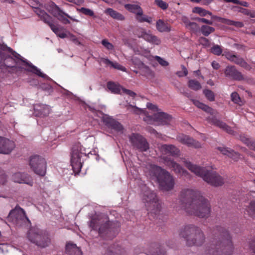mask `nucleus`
<instances>
[{
    "mask_svg": "<svg viewBox=\"0 0 255 255\" xmlns=\"http://www.w3.org/2000/svg\"><path fill=\"white\" fill-rule=\"evenodd\" d=\"M182 21L185 24V27H186L189 23H190V21L189 20L188 18L185 16H183L181 17Z\"/></svg>",
    "mask_w": 255,
    "mask_h": 255,
    "instance_id": "nucleus-63",
    "label": "nucleus"
},
{
    "mask_svg": "<svg viewBox=\"0 0 255 255\" xmlns=\"http://www.w3.org/2000/svg\"><path fill=\"white\" fill-rule=\"evenodd\" d=\"M193 103L198 108L202 109L205 112L209 113L211 115H214L217 113V111L213 109L208 106L201 103L200 101L196 100H192Z\"/></svg>",
    "mask_w": 255,
    "mask_h": 255,
    "instance_id": "nucleus-29",
    "label": "nucleus"
},
{
    "mask_svg": "<svg viewBox=\"0 0 255 255\" xmlns=\"http://www.w3.org/2000/svg\"><path fill=\"white\" fill-rule=\"evenodd\" d=\"M217 149L223 154L227 155L235 161H237L240 158V155L238 153L230 148L222 146L218 147Z\"/></svg>",
    "mask_w": 255,
    "mask_h": 255,
    "instance_id": "nucleus-28",
    "label": "nucleus"
},
{
    "mask_svg": "<svg viewBox=\"0 0 255 255\" xmlns=\"http://www.w3.org/2000/svg\"><path fill=\"white\" fill-rule=\"evenodd\" d=\"M211 51L215 55H220L222 53V49L218 45H215L211 49Z\"/></svg>",
    "mask_w": 255,
    "mask_h": 255,
    "instance_id": "nucleus-49",
    "label": "nucleus"
},
{
    "mask_svg": "<svg viewBox=\"0 0 255 255\" xmlns=\"http://www.w3.org/2000/svg\"><path fill=\"white\" fill-rule=\"evenodd\" d=\"M198 21L211 25L213 24V21L211 20H208L204 18H198L196 19Z\"/></svg>",
    "mask_w": 255,
    "mask_h": 255,
    "instance_id": "nucleus-62",
    "label": "nucleus"
},
{
    "mask_svg": "<svg viewBox=\"0 0 255 255\" xmlns=\"http://www.w3.org/2000/svg\"><path fill=\"white\" fill-rule=\"evenodd\" d=\"M11 179L14 182L20 184H26L30 186H32L33 184L32 177L28 174L25 173H15L12 175Z\"/></svg>",
    "mask_w": 255,
    "mask_h": 255,
    "instance_id": "nucleus-19",
    "label": "nucleus"
},
{
    "mask_svg": "<svg viewBox=\"0 0 255 255\" xmlns=\"http://www.w3.org/2000/svg\"><path fill=\"white\" fill-rule=\"evenodd\" d=\"M34 114L36 116H47L50 112V107L47 105L37 104L34 105Z\"/></svg>",
    "mask_w": 255,
    "mask_h": 255,
    "instance_id": "nucleus-27",
    "label": "nucleus"
},
{
    "mask_svg": "<svg viewBox=\"0 0 255 255\" xmlns=\"http://www.w3.org/2000/svg\"><path fill=\"white\" fill-rule=\"evenodd\" d=\"M215 31V28L208 25H202L201 27L202 33L205 36H208L210 34Z\"/></svg>",
    "mask_w": 255,
    "mask_h": 255,
    "instance_id": "nucleus-40",
    "label": "nucleus"
},
{
    "mask_svg": "<svg viewBox=\"0 0 255 255\" xmlns=\"http://www.w3.org/2000/svg\"><path fill=\"white\" fill-rule=\"evenodd\" d=\"M106 12L110 15L112 17L119 20H124L125 17L120 13L114 10L112 8H108L106 10Z\"/></svg>",
    "mask_w": 255,
    "mask_h": 255,
    "instance_id": "nucleus-36",
    "label": "nucleus"
},
{
    "mask_svg": "<svg viewBox=\"0 0 255 255\" xmlns=\"http://www.w3.org/2000/svg\"><path fill=\"white\" fill-rule=\"evenodd\" d=\"M206 120L209 123L219 127L227 133L231 134H234V131L230 127H229L223 121L217 119L216 117H209L206 118Z\"/></svg>",
    "mask_w": 255,
    "mask_h": 255,
    "instance_id": "nucleus-21",
    "label": "nucleus"
},
{
    "mask_svg": "<svg viewBox=\"0 0 255 255\" xmlns=\"http://www.w3.org/2000/svg\"><path fill=\"white\" fill-rule=\"evenodd\" d=\"M141 196L142 201L148 211L154 214L158 213L161 205L154 192L150 190L146 186H144L142 188Z\"/></svg>",
    "mask_w": 255,
    "mask_h": 255,
    "instance_id": "nucleus-8",
    "label": "nucleus"
},
{
    "mask_svg": "<svg viewBox=\"0 0 255 255\" xmlns=\"http://www.w3.org/2000/svg\"><path fill=\"white\" fill-rule=\"evenodd\" d=\"M7 221L19 227L28 225L30 222L24 210L19 207H16L10 212L7 217Z\"/></svg>",
    "mask_w": 255,
    "mask_h": 255,
    "instance_id": "nucleus-12",
    "label": "nucleus"
},
{
    "mask_svg": "<svg viewBox=\"0 0 255 255\" xmlns=\"http://www.w3.org/2000/svg\"><path fill=\"white\" fill-rule=\"evenodd\" d=\"M226 77L236 80H241L243 79L241 73L238 71L234 66H228L224 70Z\"/></svg>",
    "mask_w": 255,
    "mask_h": 255,
    "instance_id": "nucleus-25",
    "label": "nucleus"
},
{
    "mask_svg": "<svg viewBox=\"0 0 255 255\" xmlns=\"http://www.w3.org/2000/svg\"><path fill=\"white\" fill-rule=\"evenodd\" d=\"M203 93L209 101L211 102L215 101V94L211 90L205 89L203 91Z\"/></svg>",
    "mask_w": 255,
    "mask_h": 255,
    "instance_id": "nucleus-44",
    "label": "nucleus"
},
{
    "mask_svg": "<svg viewBox=\"0 0 255 255\" xmlns=\"http://www.w3.org/2000/svg\"><path fill=\"white\" fill-rule=\"evenodd\" d=\"M29 165L36 174L43 176L46 172L47 163L45 159L40 156L34 155L29 158Z\"/></svg>",
    "mask_w": 255,
    "mask_h": 255,
    "instance_id": "nucleus-13",
    "label": "nucleus"
},
{
    "mask_svg": "<svg viewBox=\"0 0 255 255\" xmlns=\"http://www.w3.org/2000/svg\"><path fill=\"white\" fill-rule=\"evenodd\" d=\"M129 140L134 148L140 151H145L149 148L146 140L137 133H132L129 136Z\"/></svg>",
    "mask_w": 255,
    "mask_h": 255,
    "instance_id": "nucleus-16",
    "label": "nucleus"
},
{
    "mask_svg": "<svg viewBox=\"0 0 255 255\" xmlns=\"http://www.w3.org/2000/svg\"><path fill=\"white\" fill-rule=\"evenodd\" d=\"M125 7L130 12L135 14H141L142 8L138 4H126Z\"/></svg>",
    "mask_w": 255,
    "mask_h": 255,
    "instance_id": "nucleus-34",
    "label": "nucleus"
},
{
    "mask_svg": "<svg viewBox=\"0 0 255 255\" xmlns=\"http://www.w3.org/2000/svg\"><path fill=\"white\" fill-rule=\"evenodd\" d=\"M156 27L157 30L160 32H169L171 30L170 25L161 19L156 21Z\"/></svg>",
    "mask_w": 255,
    "mask_h": 255,
    "instance_id": "nucleus-31",
    "label": "nucleus"
},
{
    "mask_svg": "<svg viewBox=\"0 0 255 255\" xmlns=\"http://www.w3.org/2000/svg\"><path fill=\"white\" fill-rule=\"evenodd\" d=\"M135 18L137 21L139 22H146L149 23H151L152 22V18L146 15L143 14V10L141 9V14H136L135 15Z\"/></svg>",
    "mask_w": 255,
    "mask_h": 255,
    "instance_id": "nucleus-38",
    "label": "nucleus"
},
{
    "mask_svg": "<svg viewBox=\"0 0 255 255\" xmlns=\"http://www.w3.org/2000/svg\"><path fill=\"white\" fill-rule=\"evenodd\" d=\"M49 6L50 8L49 9V11L53 16L57 18V19L63 24H66L70 23V20L67 18H69L74 21L77 22L79 21V20L71 16L68 14L63 11L54 2H52L50 4Z\"/></svg>",
    "mask_w": 255,
    "mask_h": 255,
    "instance_id": "nucleus-15",
    "label": "nucleus"
},
{
    "mask_svg": "<svg viewBox=\"0 0 255 255\" xmlns=\"http://www.w3.org/2000/svg\"><path fill=\"white\" fill-rule=\"evenodd\" d=\"M155 3L162 9H166L168 7V4L162 0H155Z\"/></svg>",
    "mask_w": 255,
    "mask_h": 255,
    "instance_id": "nucleus-52",
    "label": "nucleus"
},
{
    "mask_svg": "<svg viewBox=\"0 0 255 255\" xmlns=\"http://www.w3.org/2000/svg\"><path fill=\"white\" fill-rule=\"evenodd\" d=\"M155 59L162 66L166 67L169 65V63L160 56H156Z\"/></svg>",
    "mask_w": 255,
    "mask_h": 255,
    "instance_id": "nucleus-51",
    "label": "nucleus"
},
{
    "mask_svg": "<svg viewBox=\"0 0 255 255\" xmlns=\"http://www.w3.org/2000/svg\"><path fill=\"white\" fill-rule=\"evenodd\" d=\"M188 87L194 91H198L202 88L200 83L195 80H190L188 81Z\"/></svg>",
    "mask_w": 255,
    "mask_h": 255,
    "instance_id": "nucleus-39",
    "label": "nucleus"
},
{
    "mask_svg": "<svg viewBox=\"0 0 255 255\" xmlns=\"http://www.w3.org/2000/svg\"><path fill=\"white\" fill-rule=\"evenodd\" d=\"M182 161L190 171L198 176L201 177L208 184L215 187L221 186L224 184V179L217 173L213 171L210 172L205 168L193 164L185 158H182Z\"/></svg>",
    "mask_w": 255,
    "mask_h": 255,
    "instance_id": "nucleus-3",
    "label": "nucleus"
},
{
    "mask_svg": "<svg viewBox=\"0 0 255 255\" xmlns=\"http://www.w3.org/2000/svg\"><path fill=\"white\" fill-rule=\"evenodd\" d=\"M27 238L31 243L41 248L48 247L51 242L48 234L36 227L32 228L29 230Z\"/></svg>",
    "mask_w": 255,
    "mask_h": 255,
    "instance_id": "nucleus-9",
    "label": "nucleus"
},
{
    "mask_svg": "<svg viewBox=\"0 0 255 255\" xmlns=\"http://www.w3.org/2000/svg\"><path fill=\"white\" fill-rule=\"evenodd\" d=\"M14 142L8 139L0 137V153L8 154L14 148Z\"/></svg>",
    "mask_w": 255,
    "mask_h": 255,
    "instance_id": "nucleus-23",
    "label": "nucleus"
},
{
    "mask_svg": "<svg viewBox=\"0 0 255 255\" xmlns=\"http://www.w3.org/2000/svg\"><path fill=\"white\" fill-rule=\"evenodd\" d=\"M194 13H198L202 16H205L207 15L206 10L199 7H195L193 9Z\"/></svg>",
    "mask_w": 255,
    "mask_h": 255,
    "instance_id": "nucleus-48",
    "label": "nucleus"
},
{
    "mask_svg": "<svg viewBox=\"0 0 255 255\" xmlns=\"http://www.w3.org/2000/svg\"><path fill=\"white\" fill-rule=\"evenodd\" d=\"M247 211L251 216L255 217V201L250 202L247 208Z\"/></svg>",
    "mask_w": 255,
    "mask_h": 255,
    "instance_id": "nucleus-42",
    "label": "nucleus"
},
{
    "mask_svg": "<svg viewBox=\"0 0 255 255\" xmlns=\"http://www.w3.org/2000/svg\"><path fill=\"white\" fill-rule=\"evenodd\" d=\"M85 149L78 143L73 146L71 154V165L74 172L78 173L81 171L82 162L81 158L83 155H86Z\"/></svg>",
    "mask_w": 255,
    "mask_h": 255,
    "instance_id": "nucleus-11",
    "label": "nucleus"
},
{
    "mask_svg": "<svg viewBox=\"0 0 255 255\" xmlns=\"http://www.w3.org/2000/svg\"><path fill=\"white\" fill-rule=\"evenodd\" d=\"M232 62L246 69H249L250 68V65L244 59L238 55H236L235 56Z\"/></svg>",
    "mask_w": 255,
    "mask_h": 255,
    "instance_id": "nucleus-37",
    "label": "nucleus"
},
{
    "mask_svg": "<svg viewBox=\"0 0 255 255\" xmlns=\"http://www.w3.org/2000/svg\"><path fill=\"white\" fill-rule=\"evenodd\" d=\"M77 10L80 12L83 13L86 15H88L92 17L95 16L94 11L89 8L81 7L80 8H77Z\"/></svg>",
    "mask_w": 255,
    "mask_h": 255,
    "instance_id": "nucleus-41",
    "label": "nucleus"
},
{
    "mask_svg": "<svg viewBox=\"0 0 255 255\" xmlns=\"http://www.w3.org/2000/svg\"><path fill=\"white\" fill-rule=\"evenodd\" d=\"M235 55H236L233 54L230 52L227 51L224 52V53L223 54V56H224L227 59L231 61V62L233 61Z\"/></svg>",
    "mask_w": 255,
    "mask_h": 255,
    "instance_id": "nucleus-58",
    "label": "nucleus"
},
{
    "mask_svg": "<svg viewBox=\"0 0 255 255\" xmlns=\"http://www.w3.org/2000/svg\"><path fill=\"white\" fill-rule=\"evenodd\" d=\"M34 12L38 16L40 20L47 24L50 26L51 29L56 34L57 36L62 38L67 37V34L62 31L61 28L54 24L52 17L47 14L44 10L39 8H35Z\"/></svg>",
    "mask_w": 255,
    "mask_h": 255,
    "instance_id": "nucleus-14",
    "label": "nucleus"
},
{
    "mask_svg": "<svg viewBox=\"0 0 255 255\" xmlns=\"http://www.w3.org/2000/svg\"><path fill=\"white\" fill-rule=\"evenodd\" d=\"M107 88L113 93L122 94V89L123 87L114 82H109L107 83Z\"/></svg>",
    "mask_w": 255,
    "mask_h": 255,
    "instance_id": "nucleus-33",
    "label": "nucleus"
},
{
    "mask_svg": "<svg viewBox=\"0 0 255 255\" xmlns=\"http://www.w3.org/2000/svg\"><path fill=\"white\" fill-rule=\"evenodd\" d=\"M7 180V177L5 174L3 173L0 175V184H4Z\"/></svg>",
    "mask_w": 255,
    "mask_h": 255,
    "instance_id": "nucleus-64",
    "label": "nucleus"
},
{
    "mask_svg": "<svg viewBox=\"0 0 255 255\" xmlns=\"http://www.w3.org/2000/svg\"><path fill=\"white\" fill-rule=\"evenodd\" d=\"M186 28L192 30V31H196L198 30L199 26L196 23L194 22H190Z\"/></svg>",
    "mask_w": 255,
    "mask_h": 255,
    "instance_id": "nucleus-56",
    "label": "nucleus"
},
{
    "mask_svg": "<svg viewBox=\"0 0 255 255\" xmlns=\"http://www.w3.org/2000/svg\"><path fill=\"white\" fill-rule=\"evenodd\" d=\"M246 15L250 16L251 17L255 18V11L244 9L243 11Z\"/></svg>",
    "mask_w": 255,
    "mask_h": 255,
    "instance_id": "nucleus-61",
    "label": "nucleus"
},
{
    "mask_svg": "<svg viewBox=\"0 0 255 255\" xmlns=\"http://www.w3.org/2000/svg\"><path fill=\"white\" fill-rule=\"evenodd\" d=\"M100 62L104 64L106 66L110 67H111L112 64H113V61L106 58H101L100 59Z\"/></svg>",
    "mask_w": 255,
    "mask_h": 255,
    "instance_id": "nucleus-57",
    "label": "nucleus"
},
{
    "mask_svg": "<svg viewBox=\"0 0 255 255\" xmlns=\"http://www.w3.org/2000/svg\"><path fill=\"white\" fill-rule=\"evenodd\" d=\"M211 211L209 201L202 195L192 206L187 209V213L201 218H207L210 216Z\"/></svg>",
    "mask_w": 255,
    "mask_h": 255,
    "instance_id": "nucleus-7",
    "label": "nucleus"
},
{
    "mask_svg": "<svg viewBox=\"0 0 255 255\" xmlns=\"http://www.w3.org/2000/svg\"><path fill=\"white\" fill-rule=\"evenodd\" d=\"M147 176L157 181L161 188L165 191L172 190L174 186L173 176L167 171L154 164H148L145 169Z\"/></svg>",
    "mask_w": 255,
    "mask_h": 255,
    "instance_id": "nucleus-2",
    "label": "nucleus"
},
{
    "mask_svg": "<svg viewBox=\"0 0 255 255\" xmlns=\"http://www.w3.org/2000/svg\"><path fill=\"white\" fill-rule=\"evenodd\" d=\"M240 139L243 142H244L249 147H250V146H251L252 145V143H253V142H254L252 140H251L250 138H248L247 137L244 135H241L240 136Z\"/></svg>",
    "mask_w": 255,
    "mask_h": 255,
    "instance_id": "nucleus-53",
    "label": "nucleus"
},
{
    "mask_svg": "<svg viewBox=\"0 0 255 255\" xmlns=\"http://www.w3.org/2000/svg\"><path fill=\"white\" fill-rule=\"evenodd\" d=\"M163 163L169 168L172 169L176 174L184 176L188 175V172L186 170L170 158L165 157L163 158Z\"/></svg>",
    "mask_w": 255,
    "mask_h": 255,
    "instance_id": "nucleus-18",
    "label": "nucleus"
},
{
    "mask_svg": "<svg viewBox=\"0 0 255 255\" xmlns=\"http://www.w3.org/2000/svg\"><path fill=\"white\" fill-rule=\"evenodd\" d=\"M176 140L184 145L195 148L202 147L201 143L190 136L184 134H179L176 136Z\"/></svg>",
    "mask_w": 255,
    "mask_h": 255,
    "instance_id": "nucleus-17",
    "label": "nucleus"
},
{
    "mask_svg": "<svg viewBox=\"0 0 255 255\" xmlns=\"http://www.w3.org/2000/svg\"><path fill=\"white\" fill-rule=\"evenodd\" d=\"M213 18H216L217 20L220 21L222 23L224 24L229 25H234V20H232L228 19L223 18L217 16H213Z\"/></svg>",
    "mask_w": 255,
    "mask_h": 255,
    "instance_id": "nucleus-46",
    "label": "nucleus"
},
{
    "mask_svg": "<svg viewBox=\"0 0 255 255\" xmlns=\"http://www.w3.org/2000/svg\"><path fill=\"white\" fill-rule=\"evenodd\" d=\"M193 103L198 108L202 109L205 112L209 113L211 115H214L217 113V111L213 109L208 106L201 103L200 101L196 100H192Z\"/></svg>",
    "mask_w": 255,
    "mask_h": 255,
    "instance_id": "nucleus-30",
    "label": "nucleus"
},
{
    "mask_svg": "<svg viewBox=\"0 0 255 255\" xmlns=\"http://www.w3.org/2000/svg\"><path fill=\"white\" fill-rule=\"evenodd\" d=\"M234 249L232 238L229 233L226 232L217 245L216 250H210L209 254L210 255H231Z\"/></svg>",
    "mask_w": 255,
    "mask_h": 255,
    "instance_id": "nucleus-10",
    "label": "nucleus"
},
{
    "mask_svg": "<svg viewBox=\"0 0 255 255\" xmlns=\"http://www.w3.org/2000/svg\"><path fill=\"white\" fill-rule=\"evenodd\" d=\"M232 101L235 104L241 105V100L239 94L237 92H233L231 95Z\"/></svg>",
    "mask_w": 255,
    "mask_h": 255,
    "instance_id": "nucleus-47",
    "label": "nucleus"
},
{
    "mask_svg": "<svg viewBox=\"0 0 255 255\" xmlns=\"http://www.w3.org/2000/svg\"><path fill=\"white\" fill-rule=\"evenodd\" d=\"M132 63L135 65L138 68L142 69L145 68L147 70H149L148 67L145 65L143 62L139 60L137 58L135 57H133L131 59Z\"/></svg>",
    "mask_w": 255,
    "mask_h": 255,
    "instance_id": "nucleus-43",
    "label": "nucleus"
},
{
    "mask_svg": "<svg viewBox=\"0 0 255 255\" xmlns=\"http://www.w3.org/2000/svg\"><path fill=\"white\" fill-rule=\"evenodd\" d=\"M199 42L201 44L206 47L209 46L210 44L209 41L206 38L203 37L199 38Z\"/></svg>",
    "mask_w": 255,
    "mask_h": 255,
    "instance_id": "nucleus-59",
    "label": "nucleus"
},
{
    "mask_svg": "<svg viewBox=\"0 0 255 255\" xmlns=\"http://www.w3.org/2000/svg\"><path fill=\"white\" fill-rule=\"evenodd\" d=\"M111 67L118 70H120L124 72L126 71V68L125 67L123 66L122 65H120V64L116 62H113V64H112Z\"/></svg>",
    "mask_w": 255,
    "mask_h": 255,
    "instance_id": "nucleus-55",
    "label": "nucleus"
},
{
    "mask_svg": "<svg viewBox=\"0 0 255 255\" xmlns=\"http://www.w3.org/2000/svg\"><path fill=\"white\" fill-rule=\"evenodd\" d=\"M106 254L107 255H127L124 250L118 246L110 247Z\"/></svg>",
    "mask_w": 255,
    "mask_h": 255,
    "instance_id": "nucleus-32",
    "label": "nucleus"
},
{
    "mask_svg": "<svg viewBox=\"0 0 255 255\" xmlns=\"http://www.w3.org/2000/svg\"><path fill=\"white\" fill-rule=\"evenodd\" d=\"M179 235L184 239L188 246H201L205 242L206 238L203 231L194 225H188L182 228Z\"/></svg>",
    "mask_w": 255,
    "mask_h": 255,
    "instance_id": "nucleus-4",
    "label": "nucleus"
},
{
    "mask_svg": "<svg viewBox=\"0 0 255 255\" xmlns=\"http://www.w3.org/2000/svg\"><path fill=\"white\" fill-rule=\"evenodd\" d=\"M9 51H11L12 54L14 58L12 57H8L5 59V64L8 67H14L18 66L20 62L25 63V65L28 66V68L26 69V71L31 72L39 77L44 79L49 80L50 78L46 74L41 72L40 70L37 67L33 65L32 63H29L22 58V57L18 53L14 51H12V50L9 48Z\"/></svg>",
    "mask_w": 255,
    "mask_h": 255,
    "instance_id": "nucleus-6",
    "label": "nucleus"
},
{
    "mask_svg": "<svg viewBox=\"0 0 255 255\" xmlns=\"http://www.w3.org/2000/svg\"><path fill=\"white\" fill-rule=\"evenodd\" d=\"M161 151L164 154H169L173 156L180 155V149L172 144H163L160 147Z\"/></svg>",
    "mask_w": 255,
    "mask_h": 255,
    "instance_id": "nucleus-26",
    "label": "nucleus"
},
{
    "mask_svg": "<svg viewBox=\"0 0 255 255\" xmlns=\"http://www.w3.org/2000/svg\"><path fill=\"white\" fill-rule=\"evenodd\" d=\"M77 250L76 245L68 244L66 246V251L69 254H71L73 252Z\"/></svg>",
    "mask_w": 255,
    "mask_h": 255,
    "instance_id": "nucleus-50",
    "label": "nucleus"
},
{
    "mask_svg": "<svg viewBox=\"0 0 255 255\" xmlns=\"http://www.w3.org/2000/svg\"><path fill=\"white\" fill-rule=\"evenodd\" d=\"M93 230L98 231L101 237L111 238L116 236L119 225L117 222H110L106 215L94 216L88 223Z\"/></svg>",
    "mask_w": 255,
    "mask_h": 255,
    "instance_id": "nucleus-1",
    "label": "nucleus"
},
{
    "mask_svg": "<svg viewBox=\"0 0 255 255\" xmlns=\"http://www.w3.org/2000/svg\"><path fill=\"white\" fill-rule=\"evenodd\" d=\"M202 196L201 192L196 189L185 188L181 190L178 200L181 207L187 213V209L192 206Z\"/></svg>",
    "mask_w": 255,
    "mask_h": 255,
    "instance_id": "nucleus-5",
    "label": "nucleus"
},
{
    "mask_svg": "<svg viewBox=\"0 0 255 255\" xmlns=\"http://www.w3.org/2000/svg\"><path fill=\"white\" fill-rule=\"evenodd\" d=\"M172 120V117L167 113L158 112L154 114L155 125H168Z\"/></svg>",
    "mask_w": 255,
    "mask_h": 255,
    "instance_id": "nucleus-24",
    "label": "nucleus"
},
{
    "mask_svg": "<svg viewBox=\"0 0 255 255\" xmlns=\"http://www.w3.org/2000/svg\"><path fill=\"white\" fill-rule=\"evenodd\" d=\"M145 40L153 45H158L161 43L160 39L153 35L150 31L148 35H145Z\"/></svg>",
    "mask_w": 255,
    "mask_h": 255,
    "instance_id": "nucleus-35",
    "label": "nucleus"
},
{
    "mask_svg": "<svg viewBox=\"0 0 255 255\" xmlns=\"http://www.w3.org/2000/svg\"><path fill=\"white\" fill-rule=\"evenodd\" d=\"M102 121L105 124L117 132H123V127L118 121L112 118V117L108 115H103L102 117Z\"/></svg>",
    "mask_w": 255,
    "mask_h": 255,
    "instance_id": "nucleus-20",
    "label": "nucleus"
},
{
    "mask_svg": "<svg viewBox=\"0 0 255 255\" xmlns=\"http://www.w3.org/2000/svg\"><path fill=\"white\" fill-rule=\"evenodd\" d=\"M127 109L129 112L133 113L139 115H144V117L143 118V119L147 124H155L154 114L153 116H148L144 110L136 107H134L131 105L128 106Z\"/></svg>",
    "mask_w": 255,
    "mask_h": 255,
    "instance_id": "nucleus-22",
    "label": "nucleus"
},
{
    "mask_svg": "<svg viewBox=\"0 0 255 255\" xmlns=\"http://www.w3.org/2000/svg\"><path fill=\"white\" fill-rule=\"evenodd\" d=\"M122 94L128 95L132 97H134L136 95V94L134 92L129 90L126 89L124 87L123 88V89H122Z\"/></svg>",
    "mask_w": 255,
    "mask_h": 255,
    "instance_id": "nucleus-60",
    "label": "nucleus"
},
{
    "mask_svg": "<svg viewBox=\"0 0 255 255\" xmlns=\"http://www.w3.org/2000/svg\"><path fill=\"white\" fill-rule=\"evenodd\" d=\"M101 43L108 50L112 51L114 50V45L110 42L107 39H103L101 41Z\"/></svg>",
    "mask_w": 255,
    "mask_h": 255,
    "instance_id": "nucleus-45",
    "label": "nucleus"
},
{
    "mask_svg": "<svg viewBox=\"0 0 255 255\" xmlns=\"http://www.w3.org/2000/svg\"><path fill=\"white\" fill-rule=\"evenodd\" d=\"M149 32V31H147L143 29H141L138 30L137 33V35L139 38H142L143 39L145 40V35H148Z\"/></svg>",
    "mask_w": 255,
    "mask_h": 255,
    "instance_id": "nucleus-54",
    "label": "nucleus"
}]
</instances>
